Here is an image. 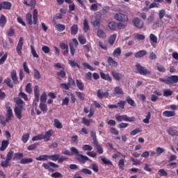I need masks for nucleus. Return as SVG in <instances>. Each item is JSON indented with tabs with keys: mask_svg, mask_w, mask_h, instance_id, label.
Here are the masks:
<instances>
[{
	"mask_svg": "<svg viewBox=\"0 0 178 178\" xmlns=\"http://www.w3.org/2000/svg\"><path fill=\"white\" fill-rule=\"evenodd\" d=\"M115 120L118 122H136V118L135 117H129L127 115H120V114H117L115 115Z\"/></svg>",
	"mask_w": 178,
	"mask_h": 178,
	"instance_id": "nucleus-1",
	"label": "nucleus"
},
{
	"mask_svg": "<svg viewBox=\"0 0 178 178\" xmlns=\"http://www.w3.org/2000/svg\"><path fill=\"white\" fill-rule=\"evenodd\" d=\"M6 108L7 109V113L6 115V123H10V122H12V119L13 118V111H12L10 106H9V102H7L6 104Z\"/></svg>",
	"mask_w": 178,
	"mask_h": 178,
	"instance_id": "nucleus-2",
	"label": "nucleus"
},
{
	"mask_svg": "<svg viewBox=\"0 0 178 178\" xmlns=\"http://www.w3.org/2000/svg\"><path fill=\"white\" fill-rule=\"evenodd\" d=\"M136 70H138V73H139V74H141L142 76H147V74H151V71L141 66V64L140 63H136Z\"/></svg>",
	"mask_w": 178,
	"mask_h": 178,
	"instance_id": "nucleus-3",
	"label": "nucleus"
},
{
	"mask_svg": "<svg viewBox=\"0 0 178 178\" xmlns=\"http://www.w3.org/2000/svg\"><path fill=\"white\" fill-rule=\"evenodd\" d=\"M91 23L94 27H99V23H101V15H96L92 16Z\"/></svg>",
	"mask_w": 178,
	"mask_h": 178,
	"instance_id": "nucleus-4",
	"label": "nucleus"
},
{
	"mask_svg": "<svg viewBox=\"0 0 178 178\" xmlns=\"http://www.w3.org/2000/svg\"><path fill=\"white\" fill-rule=\"evenodd\" d=\"M113 94L118 98H120L124 95V92H123V89L120 86H116L114 88Z\"/></svg>",
	"mask_w": 178,
	"mask_h": 178,
	"instance_id": "nucleus-5",
	"label": "nucleus"
},
{
	"mask_svg": "<svg viewBox=\"0 0 178 178\" xmlns=\"http://www.w3.org/2000/svg\"><path fill=\"white\" fill-rule=\"evenodd\" d=\"M132 23L136 29H143V27H144V22L138 17L134 18Z\"/></svg>",
	"mask_w": 178,
	"mask_h": 178,
	"instance_id": "nucleus-6",
	"label": "nucleus"
},
{
	"mask_svg": "<svg viewBox=\"0 0 178 178\" xmlns=\"http://www.w3.org/2000/svg\"><path fill=\"white\" fill-rule=\"evenodd\" d=\"M115 20L118 22H127L129 20V17H127V15L122 13H117L114 16Z\"/></svg>",
	"mask_w": 178,
	"mask_h": 178,
	"instance_id": "nucleus-7",
	"label": "nucleus"
},
{
	"mask_svg": "<svg viewBox=\"0 0 178 178\" xmlns=\"http://www.w3.org/2000/svg\"><path fill=\"white\" fill-rule=\"evenodd\" d=\"M23 111V106L17 105L14 109L15 115L17 119H22V111Z\"/></svg>",
	"mask_w": 178,
	"mask_h": 178,
	"instance_id": "nucleus-8",
	"label": "nucleus"
},
{
	"mask_svg": "<svg viewBox=\"0 0 178 178\" xmlns=\"http://www.w3.org/2000/svg\"><path fill=\"white\" fill-rule=\"evenodd\" d=\"M23 41H24V39L23 38H20L18 42L17 46V52L19 56H22L23 55V53L22 52V49H23Z\"/></svg>",
	"mask_w": 178,
	"mask_h": 178,
	"instance_id": "nucleus-9",
	"label": "nucleus"
},
{
	"mask_svg": "<svg viewBox=\"0 0 178 178\" xmlns=\"http://www.w3.org/2000/svg\"><path fill=\"white\" fill-rule=\"evenodd\" d=\"M76 159L78 160L79 162H81V163H86L87 161H90V158L87 156H84L83 154H78L76 156Z\"/></svg>",
	"mask_w": 178,
	"mask_h": 178,
	"instance_id": "nucleus-10",
	"label": "nucleus"
},
{
	"mask_svg": "<svg viewBox=\"0 0 178 178\" xmlns=\"http://www.w3.org/2000/svg\"><path fill=\"white\" fill-rule=\"evenodd\" d=\"M33 91L35 95L34 101L38 102L40 101V88L38 87V86H35Z\"/></svg>",
	"mask_w": 178,
	"mask_h": 178,
	"instance_id": "nucleus-11",
	"label": "nucleus"
},
{
	"mask_svg": "<svg viewBox=\"0 0 178 178\" xmlns=\"http://www.w3.org/2000/svg\"><path fill=\"white\" fill-rule=\"evenodd\" d=\"M168 84H176L178 82V76L177 75H172L168 76Z\"/></svg>",
	"mask_w": 178,
	"mask_h": 178,
	"instance_id": "nucleus-12",
	"label": "nucleus"
},
{
	"mask_svg": "<svg viewBox=\"0 0 178 178\" xmlns=\"http://www.w3.org/2000/svg\"><path fill=\"white\" fill-rule=\"evenodd\" d=\"M168 134H169V136H172V137H178V131L170 127L166 130Z\"/></svg>",
	"mask_w": 178,
	"mask_h": 178,
	"instance_id": "nucleus-13",
	"label": "nucleus"
},
{
	"mask_svg": "<svg viewBox=\"0 0 178 178\" xmlns=\"http://www.w3.org/2000/svg\"><path fill=\"white\" fill-rule=\"evenodd\" d=\"M97 97L100 99H102V98H104V97H106V98H108V97H109V92H108V91L102 92L101 90H97Z\"/></svg>",
	"mask_w": 178,
	"mask_h": 178,
	"instance_id": "nucleus-14",
	"label": "nucleus"
},
{
	"mask_svg": "<svg viewBox=\"0 0 178 178\" xmlns=\"http://www.w3.org/2000/svg\"><path fill=\"white\" fill-rule=\"evenodd\" d=\"M12 8V4L8 1H3L0 3V10L2 9H10Z\"/></svg>",
	"mask_w": 178,
	"mask_h": 178,
	"instance_id": "nucleus-15",
	"label": "nucleus"
},
{
	"mask_svg": "<svg viewBox=\"0 0 178 178\" xmlns=\"http://www.w3.org/2000/svg\"><path fill=\"white\" fill-rule=\"evenodd\" d=\"M54 131L52 130H49L45 133V134H42V139L44 141H49V138H51V136H52V134Z\"/></svg>",
	"mask_w": 178,
	"mask_h": 178,
	"instance_id": "nucleus-16",
	"label": "nucleus"
},
{
	"mask_svg": "<svg viewBox=\"0 0 178 178\" xmlns=\"http://www.w3.org/2000/svg\"><path fill=\"white\" fill-rule=\"evenodd\" d=\"M10 74H11V79L14 84H19V80L17 79V74L16 72V70H13Z\"/></svg>",
	"mask_w": 178,
	"mask_h": 178,
	"instance_id": "nucleus-17",
	"label": "nucleus"
},
{
	"mask_svg": "<svg viewBox=\"0 0 178 178\" xmlns=\"http://www.w3.org/2000/svg\"><path fill=\"white\" fill-rule=\"evenodd\" d=\"M111 74L113 76V77H114V79L117 81H119L120 80H122V79H123V75H122V74L113 71L111 72Z\"/></svg>",
	"mask_w": 178,
	"mask_h": 178,
	"instance_id": "nucleus-18",
	"label": "nucleus"
},
{
	"mask_svg": "<svg viewBox=\"0 0 178 178\" xmlns=\"http://www.w3.org/2000/svg\"><path fill=\"white\" fill-rule=\"evenodd\" d=\"M107 62L111 67H118V62L115 61L112 57H108Z\"/></svg>",
	"mask_w": 178,
	"mask_h": 178,
	"instance_id": "nucleus-19",
	"label": "nucleus"
},
{
	"mask_svg": "<svg viewBox=\"0 0 178 178\" xmlns=\"http://www.w3.org/2000/svg\"><path fill=\"white\" fill-rule=\"evenodd\" d=\"M100 77L103 79V80H106L107 81H112V76L109 75V74L101 72Z\"/></svg>",
	"mask_w": 178,
	"mask_h": 178,
	"instance_id": "nucleus-20",
	"label": "nucleus"
},
{
	"mask_svg": "<svg viewBox=\"0 0 178 178\" xmlns=\"http://www.w3.org/2000/svg\"><path fill=\"white\" fill-rule=\"evenodd\" d=\"M147 55V51L145 50H140L135 54V58L137 59H140V58H143V56H145Z\"/></svg>",
	"mask_w": 178,
	"mask_h": 178,
	"instance_id": "nucleus-21",
	"label": "nucleus"
},
{
	"mask_svg": "<svg viewBox=\"0 0 178 178\" xmlns=\"http://www.w3.org/2000/svg\"><path fill=\"white\" fill-rule=\"evenodd\" d=\"M33 24H37L38 22V10H37V9L33 10Z\"/></svg>",
	"mask_w": 178,
	"mask_h": 178,
	"instance_id": "nucleus-22",
	"label": "nucleus"
},
{
	"mask_svg": "<svg viewBox=\"0 0 178 178\" xmlns=\"http://www.w3.org/2000/svg\"><path fill=\"white\" fill-rule=\"evenodd\" d=\"M175 115H176L175 111H165L163 112V115L165 118H172V116H175Z\"/></svg>",
	"mask_w": 178,
	"mask_h": 178,
	"instance_id": "nucleus-23",
	"label": "nucleus"
},
{
	"mask_svg": "<svg viewBox=\"0 0 178 178\" xmlns=\"http://www.w3.org/2000/svg\"><path fill=\"white\" fill-rule=\"evenodd\" d=\"M120 55H122V49L120 47L115 49L114 51L113 52V56L115 58H118V56H120Z\"/></svg>",
	"mask_w": 178,
	"mask_h": 178,
	"instance_id": "nucleus-24",
	"label": "nucleus"
},
{
	"mask_svg": "<svg viewBox=\"0 0 178 178\" xmlns=\"http://www.w3.org/2000/svg\"><path fill=\"white\" fill-rule=\"evenodd\" d=\"M36 161H47L49 159V155L48 154H42L35 158Z\"/></svg>",
	"mask_w": 178,
	"mask_h": 178,
	"instance_id": "nucleus-25",
	"label": "nucleus"
},
{
	"mask_svg": "<svg viewBox=\"0 0 178 178\" xmlns=\"http://www.w3.org/2000/svg\"><path fill=\"white\" fill-rule=\"evenodd\" d=\"M8 145H9V140H3L1 142V146L0 147V150L5 151V149L8 148Z\"/></svg>",
	"mask_w": 178,
	"mask_h": 178,
	"instance_id": "nucleus-26",
	"label": "nucleus"
},
{
	"mask_svg": "<svg viewBox=\"0 0 178 178\" xmlns=\"http://www.w3.org/2000/svg\"><path fill=\"white\" fill-rule=\"evenodd\" d=\"M78 31H79V26H77V24H74L71 27V34H72V35H76V34H77Z\"/></svg>",
	"mask_w": 178,
	"mask_h": 178,
	"instance_id": "nucleus-27",
	"label": "nucleus"
},
{
	"mask_svg": "<svg viewBox=\"0 0 178 178\" xmlns=\"http://www.w3.org/2000/svg\"><path fill=\"white\" fill-rule=\"evenodd\" d=\"M76 86L81 91H83L84 90V83L81 80L76 79Z\"/></svg>",
	"mask_w": 178,
	"mask_h": 178,
	"instance_id": "nucleus-28",
	"label": "nucleus"
},
{
	"mask_svg": "<svg viewBox=\"0 0 178 178\" xmlns=\"http://www.w3.org/2000/svg\"><path fill=\"white\" fill-rule=\"evenodd\" d=\"M90 30V25H88V21L85 19L83 20V31L84 33H88Z\"/></svg>",
	"mask_w": 178,
	"mask_h": 178,
	"instance_id": "nucleus-29",
	"label": "nucleus"
},
{
	"mask_svg": "<svg viewBox=\"0 0 178 178\" xmlns=\"http://www.w3.org/2000/svg\"><path fill=\"white\" fill-rule=\"evenodd\" d=\"M6 24V17L5 15H1L0 17V27H5Z\"/></svg>",
	"mask_w": 178,
	"mask_h": 178,
	"instance_id": "nucleus-30",
	"label": "nucleus"
},
{
	"mask_svg": "<svg viewBox=\"0 0 178 178\" xmlns=\"http://www.w3.org/2000/svg\"><path fill=\"white\" fill-rule=\"evenodd\" d=\"M33 162V159L28 158V159H22L20 161V163L22 165H27L29 163H31Z\"/></svg>",
	"mask_w": 178,
	"mask_h": 178,
	"instance_id": "nucleus-31",
	"label": "nucleus"
},
{
	"mask_svg": "<svg viewBox=\"0 0 178 178\" xmlns=\"http://www.w3.org/2000/svg\"><path fill=\"white\" fill-rule=\"evenodd\" d=\"M116 37H118V35H116V33L111 35L109 38H108V42L111 45H113V44H115V41H116Z\"/></svg>",
	"mask_w": 178,
	"mask_h": 178,
	"instance_id": "nucleus-32",
	"label": "nucleus"
},
{
	"mask_svg": "<svg viewBox=\"0 0 178 178\" xmlns=\"http://www.w3.org/2000/svg\"><path fill=\"white\" fill-rule=\"evenodd\" d=\"M117 108L118 109H124L126 105V101L121 100L117 103Z\"/></svg>",
	"mask_w": 178,
	"mask_h": 178,
	"instance_id": "nucleus-33",
	"label": "nucleus"
},
{
	"mask_svg": "<svg viewBox=\"0 0 178 178\" xmlns=\"http://www.w3.org/2000/svg\"><path fill=\"white\" fill-rule=\"evenodd\" d=\"M95 148L97 149L98 154H104V149H102V147H101V145L97 142V143H93Z\"/></svg>",
	"mask_w": 178,
	"mask_h": 178,
	"instance_id": "nucleus-34",
	"label": "nucleus"
},
{
	"mask_svg": "<svg viewBox=\"0 0 178 178\" xmlns=\"http://www.w3.org/2000/svg\"><path fill=\"white\" fill-rule=\"evenodd\" d=\"M78 40L80 44L82 45H84V44H86L87 42V39H86V37H84L83 35H79Z\"/></svg>",
	"mask_w": 178,
	"mask_h": 178,
	"instance_id": "nucleus-35",
	"label": "nucleus"
},
{
	"mask_svg": "<svg viewBox=\"0 0 178 178\" xmlns=\"http://www.w3.org/2000/svg\"><path fill=\"white\" fill-rule=\"evenodd\" d=\"M33 76L36 80H40L41 79V74H40V71L37 69L33 70Z\"/></svg>",
	"mask_w": 178,
	"mask_h": 178,
	"instance_id": "nucleus-36",
	"label": "nucleus"
},
{
	"mask_svg": "<svg viewBox=\"0 0 178 178\" xmlns=\"http://www.w3.org/2000/svg\"><path fill=\"white\" fill-rule=\"evenodd\" d=\"M54 126L56 129H63V125H62V124L58 119H54Z\"/></svg>",
	"mask_w": 178,
	"mask_h": 178,
	"instance_id": "nucleus-37",
	"label": "nucleus"
},
{
	"mask_svg": "<svg viewBox=\"0 0 178 178\" xmlns=\"http://www.w3.org/2000/svg\"><path fill=\"white\" fill-rule=\"evenodd\" d=\"M90 136L93 140V144H97L98 143V140H97V134L94 131H90Z\"/></svg>",
	"mask_w": 178,
	"mask_h": 178,
	"instance_id": "nucleus-38",
	"label": "nucleus"
},
{
	"mask_svg": "<svg viewBox=\"0 0 178 178\" xmlns=\"http://www.w3.org/2000/svg\"><path fill=\"white\" fill-rule=\"evenodd\" d=\"M134 38H136V40H138L139 41L145 40V36H144V35H141L140 33H135L134 35Z\"/></svg>",
	"mask_w": 178,
	"mask_h": 178,
	"instance_id": "nucleus-39",
	"label": "nucleus"
},
{
	"mask_svg": "<svg viewBox=\"0 0 178 178\" xmlns=\"http://www.w3.org/2000/svg\"><path fill=\"white\" fill-rule=\"evenodd\" d=\"M154 19H155V13L153 12L151 13L149 17H147V23H152V22H154Z\"/></svg>",
	"mask_w": 178,
	"mask_h": 178,
	"instance_id": "nucleus-40",
	"label": "nucleus"
},
{
	"mask_svg": "<svg viewBox=\"0 0 178 178\" xmlns=\"http://www.w3.org/2000/svg\"><path fill=\"white\" fill-rule=\"evenodd\" d=\"M13 154H14V152L13 150H10L7 155H6V160L8 161V162H10V161H12V158L13 157Z\"/></svg>",
	"mask_w": 178,
	"mask_h": 178,
	"instance_id": "nucleus-41",
	"label": "nucleus"
},
{
	"mask_svg": "<svg viewBox=\"0 0 178 178\" xmlns=\"http://www.w3.org/2000/svg\"><path fill=\"white\" fill-rule=\"evenodd\" d=\"M116 27H118V26L116 25V22H111L108 23V29H110L111 31L116 30Z\"/></svg>",
	"mask_w": 178,
	"mask_h": 178,
	"instance_id": "nucleus-42",
	"label": "nucleus"
},
{
	"mask_svg": "<svg viewBox=\"0 0 178 178\" xmlns=\"http://www.w3.org/2000/svg\"><path fill=\"white\" fill-rule=\"evenodd\" d=\"M173 95V91L169 89H165L163 90L164 97H170V95Z\"/></svg>",
	"mask_w": 178,
	"mask_h": 178,
	"instance_id": "nucleus-43",
	"label": "nucleus"
},
{
	"mask_svg": "<svg viewBox=\"0 0 178 178\" xmlns=\"http://www.w3.org/2000/svg\"><path fill=\"white\" fill-rule=\"evenodd\" d=\"M49 159L50 161H54V162H56L59 159V154H54V155H49Z\"/></svg>",
	"mask_w": 178,
	"mask_h": 178,
	"instance_id": "nucleus-44",
	"label": "nucleus"
},
{
	"mask_svg": "<svg viewBox=\"0 0 178 178\" xmlns=\"http://www.w3.org/2000/svg\"><path fill=\"white\" fill-rule=\"evenodd\" d=\"M165 152V149L161 147H157L156 148V154L159 156L161 155V154H163Z\"/></svg>",
	"mask_w": 178,
	"mask_h": 178,
	"instance_id": "nucleus-45",
	"label": "nucleus"
},
{
	"mask_svg": "<svg viewBox=\"0 0 178 178\" xmlns=\"http://www.w3.org/2000/svg\"><path fill=\"white\" fill-rule=\"evenodd\" d=\"M26 19L28 24H30V26H31V24H33V20L31 19H32L31 14L30 13L26 14Z\"/></svg>",
	"mask_w": 178,
	"mask_h": 178,
	"instance_id": "nucleus-46",
	"label": "nucleus"
},
{
	"mask_svg": "<svg viewBox=\"0 0 178 178\" xmlns=\"http://www.w3.org/2000/svg\"><path fill=\"white\" fill-rule=\"evenodd\" d=\"M36 0H31V3H29L27 1H24V4L26 5V6H31L32 8H34L35 6Z\"/></svg>",
	"mask_w": 178,
	"mask_h": 178,
	"instance_id": "nucleus-47",
	"label": "nucleus"
},
{
	"mask_svg": "<svg viewBox=\"0 0 178 178\" xmlns=\"http://www.w3.org/2000/svg\"><path fill=\"white\" fill-rule=\"evenodd\" d=\"M141 131H143V129L140 128H136L131 131L130 135L136 136V134H138V133H141Z\"/></svg>",
	"mask_w": 178,
	"mask_h": 178,
	"instance_id": "nucleus-48",
	"label": "nucleus"
},
{
	"mask_svg": "<svg viewBox=\"0 0 178 178\" xmlns=\"http://www.w3.org/2000/svg\"><path fill=\"white\" fill-rule=\"evenodd\" d=\"M150 119H151V113L149 112L146 115L145 118L143 120V123H145V124H148V123H149Z\"/></svg>",
	"mask_w": 178,
	"mask_h": 178,
	"instance_id": "nucleus-49",
	"label": "nucleus"
},
{
	"mask_svg": "<svg viewBox=\"0 0 178 178\" xmlns=\"http://www.w3.org/2000/svg\"><path fill=\"white\" fill-rule=\"evenodd\" d=\"M149 40L150 41H152V42H154V44H156V42H158V38H156V36L154 35V33H151L149 35Z\"/></svg>",
	"mask_w": 178,
	"mask_h": 178,
	"instance_id": "nucleus-50",
	"label": "nucleus"
},
{
	"mask_svg": "<svg viewBox=\"0 0 178 178\" xmlns=\"http://www.w3.org/2000/svg\"><path fill=\"white\" fill-rule=\"evenodd\" d=\"M4 83L8 86L10 88H13V83H12V80H10V78H7L4 80Z\"/></svg>",
	"mask_w": 178,
	"mask_h": 178,
	"instance_id": "nucleus-51",
	"label": "nucleus"
},
{
	"mask_svg": "<svg viewBox=\"0 0 178 178\" xmlns=\"http://www.w3.org/2000/svg\"><path fill=\"white\" fill-rule=\"evenodd\" d=\"M56 29L58 30V31H65V29H66V26L63 24H58L56 25Z\"/></svg>",
	"mask_w": 178,
	"mask_h": 178,
	"instance_id": "nucleus-52",
	"label": "nucleus"
},
{
	"mask_svg": "<svg viewBox=\"0 0 178 178\" xmlns=\"http://www.w3.org/2000/svg\"><path fill=\"white\" fill-rule=\"evenodd\" d=\"M29 138H30V134H26L22 136V142L26 144L27 141H29Z\"/></svg>",
	"mask_w": 178,
	"mask_h": 178,
	"instance_id": "nucleus-53",
	"label": "nucleus"
},
{
	"mask_svg": "<svg viewBox=\"0 0 178 178\" xmlns=\"http://www.w3.org/2000/svg\"><path fill=\"white\" fill-rule=\"evenodd\" d=\"M82 65H83V67H85V69H88L89 70H91L92 72H94L95 70V69L94 67H91V65H90L87 63H83Z\"/></svg>",
	"mask_w": 178,
	"mask_h": 178,
	"instance_id": "nucleus-54",
	"label": "nucleus"
},
{
	"mask_svg": "<svg viewBox=\"0 0 178 178\" xmlns=\"http://www.w3.org/2000/svg\"><path fill=\"white\" fill-rule=\"evenodd\" d=\"M41 104H45L47 102V93L43 92L40 96Z\"/></svg>",
	"mask_w": 178,
	"mask_h": 178,
	"instance_id": "nucleus-55",
	"label": "nucleus"
},
{
	"mask_svg": "<svg viewBox=\"0 0 178 178\" xmlns=\"http://www.w3.org/2000/svg\"><path fill=\"white\" fill-rule=\"evenodd\" d=\"M156 67H157V70H159V72H161V73H165V72H166V69H165V67H163L160 64L157 63Z\"/></svg>",
	"mask_w": 178,
	"mask_h": 178,
	"instance_id": "nucleus-56",
	"label": "nucleus"
},
{
	"mask_svg": "<svg viewBox=\"0 0 178 178\" xmlns=\"http://www.w3.org/2000/svg\"><path fill=\"white\" fill-rule=\"evenodd\" d=\"M39 108L42 111V112H47L48 111V107H47V104L44 103H40L39 105Z\"/></svg>",
	"mask_w": 178,
	"mask_h": 178,
	"instance_id": "nucleus-57",
	"label": "nucleus"
},
{
	"mask_svg": "<svg viewBox=\"0 0 178 178\" xmlns=\"http://www.w3.org/2000/svg\"><path fill=\"white\" fill-rule=\"evenodd\" d=\"M69 45H70V54L72 56H74V52H76V49H74V46H73L72 42H70Z\"/></svg>",
	"mask_w": 178,
	"mask_h": 178,
	"instance_id": "nucleus-58",
	"label": "nucleus"
},
{
	"mask_svg": "<svg viewBox=\"0 0 178 178\" xmlns=\"http://www.w3.org/2000/svg\"><path fill=\"white\" fill-rule=\"evenodd\" d=\"M127 104H129V105H131V106H136V102H134V100H133L130 97H127Z\"/></svg>",
	"mask_w": 178,
	"mask_h": 178,
	"instance_id": "nucleus-59",
	"label": "nucleus"
},
{
	"mask_svg": "<svg viewBox=\"0 0 178 178\" xmlns=\"http://www.w3.org/2000/svg\"><path fill=\"white\" fill-rule=\"evenodd\" d=\"M97 37H99V38H105V32L101 29H99L97 31Z\"/></svg>",
	"mask_w": 178,
	"mask_h": 178,
	"instance_id": "nucleus-60",
	"label": "nucleus"
},
{
	"mask_svg": "<svg viewBox=\"0 0 178 178\" xmlns=\"http://www.w3.org/2000/svg\"><path fill=\"white\" fill-rule=\"evenodd\" d=\"M26 92H28V94H31V92H33V89H31V83H29L26 86Z\"/></svg>",
	"mask_w": 178,
	"mask_h": 178,
	"instance_id": "nucleus-61",
	"label": "nucleus"
},
{
	"mask_svg": "<svg viewBox=\"0 0 178 178\" xmlns=\"http://www.w3.org/2000/svg\"><path fill=\"white\" fill-rule=\"evenodd\" d=\"M91 122H92V120H88V119H87V118H86L84 117L82 119V122L86 126H90V123H91Z\"/></svg>",
	"mask_w": 178,
	"mask_h": 178,
	"instance_id": "nucleus-62",
	"label": "nucleus"
},
{
	"mask_svg": "<svg viewBox=\"0 0 178 178\" xmlns=\"http://www.w3.org/2000/svg\"><path fill=\"white\" fill-rule=\"evenodd\" d=\"M118 166L119 168L121 169V170H123V169H124V159H120L119 161Z\"/></svg>",
	"mask_w": 178,
	"mask_h": 178,
	"instance_id": "nucleus-63",
	"label": "nucleus"
},
{
	"mask_svg": "<svg viewBox=\"0 0 178 178\" xmlns=\"http://www.w3.org/2000/svg\"><path fill=\"white\" fill-rule=\"evenodd\" d=\"M1 165L2 168H8V166H10V163H9V161L6 159L5 161H2L1 163Z\"/></svg>",
	"mask_w": 178,
	"mask_h": 178,
	"instance_id": "nucleus-64",
	"label": "nucleus"
}]
</instances>
